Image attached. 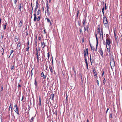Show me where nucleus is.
Returning a JSON list of instances; mask_svg holds the SVG:
<instances>
[{
  "label": "nucleus",
  "instance_id": "nucleus-48",
  "mask_svg": "<svg viewBox=\"0 0 122 122\" xmlns=\"http://www.w3.org/2000/svg\"><path fill=\"white\" fill-rule=\"evenodd\" d=\"M47 54H48V59H49V56H50L49 53V52H48L47 53Z\"/></svg>",
  "mask_w": 122,
  "mask_h": 122
},
{
  "label": "nucleus",
  "instance_id": "nucleus-62",
  "mask_svg": "<svg viewBox=\"0 0 122 122\" xmlns=\"http://www.w3.org/2000/svg\"><path fill=\"white\" fill-rule=\"evenodd\" d=\"M29 48H30V47L29 46H27V49H29Z\"/></svg>",
  "mask_w": 122,
  "mask_h": 122
},
{
  "label": "nucleus",
  "instance_id": "nucleus-29",
  "mask_svg": "<svg viewBox=\"0 0 122 122\" xmlns=\"http://www.w3.org/2000/svg\"><path fill=\"white\" fill-rule=\"evenodd\" d=\"M10 109H11V110L12 109V107H11V104L10 103V105L9 107V111H10Z\"/></svg>",
  "mask_w": 122,
  "mask_h": 122
},
{
  "label": "nucleus",
  "instance_id": "nucleus-23",
  "mask_svg": "<svg viewBox=\"0 0 122 122\" xmlns=\"http://www.w3.org/2000/svg\"><path fill=\"white\" fill-rule=\"evenodd\" d=\"M84 58H86V51L85 50H84Z\"/></svg>",
  "mask_w": 122,
  "mask_h": 122
},
{
  "label": "nucleus",
  "instance_id": "nucleus-51",
  "mask_svg": "<svg viewBox=\"0 0 122 122\" xmlns=\"http://www.w3.org/2000/svg\"><path fill=\"white\" fill-rule=\"evenodd\" d=\"M33 7H32V9H31V15H32V11H33Z\"/></svg>",
  "mask_w": 122,
  "mask_h": 122
},
{
  "label": "nucleus",
  "instance_id": "nucleus-46",
  "mask_svg": "<svg viewBox=\"0 0 122 122\" xmlns=\"http://www.w3.org/2000/svg\"><path fill=\"white\" fill-rule=\"evenodd\" d=\"M105 10H106V9H107V6H106V3H105Z\"/></svg>",
  "mask_w": 122,
  "mask_h": 122
},
{
  "label": "nucleus",
  "instance_id": "nucleus-34",
  "mask_svg": "<svg viewBox=\"0 0 122 122\" xmlns=\"http://www.w3.org/2000/svg\"><path fill=\"white\" fill-rule=\"evenodd\" d=\"M105 82H106L105 78H104V80H103V83L105 84Z\"/></svg>",
  "mask_w": 122,
  "mask_h": 122
},
{
  "label": "nucleus",
  "instance_id": "nucleus-20",
  "mask_svg": "<svg viewBox=\"0 0 122 122\" xmlns=\"http://www.w3.org/2000/svg\"><path fill=\"white\" fill-rule=\"evenodd\" d=\"M91 49L92 50V52L93 53H94L95 51L94 47H91Z\"/></svg>",
  "mask_w": 122,
  "mask_h": 122
},
{
  "label": "nucleus",
  "instance_id": "nucleus-16",
  "mask_svg": "<svg viewBox=\"0 0 122 122\" xmlns=\"http://www.w3.org/2000/svg\"><path fill=\"white\" fill-rule=\"evenodd\" d=\"M93 71L94 73L93 74L94 76H97V73L96 72L95 70L94 69H93Z\"/></svg>",
  "mask_w": 122,
  "mask_h": 122
},
{
  "label": "nucleus",
  "instance_id": "nucleus-47",
  "mask_svg": "<svg viewBox=\"0 0 122 122\" xmlns=\"http://www.w3.org/2000/svg\"><path fill=\"white\" fill-rule=\"evenodd\" d=\"M13 50H12L11 51V52H10V55H11L12 53L13 52Z\"/></svg>",
  "mask_w": 122,
  "mask_h": 122
},
{
  "label": "nucleus",
  "instance_id": "nucleus-35",
  "mask_svg": "<svg viewBox=\"0 0 122 122\" xmlns=\"http://www.w3.org/2000/svg\"><path fill=\"white\" fill-rule=\"evenodd\" d=\"M34 69V68H33L31 71V76L32 77L33 75V73H32V71Z\"/></svg>",
  "mask_w": 122,
  "mask_h": 122
},
{
  "label": "nucleus",
  "instance_id": "nucleus-49",
  "mask_svg": "<svg viewBox=\"0 0 122 122\" xmlns=\"http://www.w3.org/2000/svg\"><path fill=\"white\" fill-rule=\"evenodd\" d=\"M19 84L17 86V87H18V88H19V87L21 86V85H20V84Z\"/></svg>",
  "mask_w": 122,
  "mask_h": 122
},
{
  "label": "nucleus",
  "instance_id": "nucleus-26",
  "mask_svg": "<svg viewBox=\"0 0 122 122\" xmlns=\"http://www.w3.org/2000/svg\"><path fill=\"white\" fill-rule=\"evenodd\" d=\"M112 113H110V114L109 115V118H112Z\"/></svg>",
  "mask_w": 122,
  "mask_h": 122
},
{
  "label": "nucleus",
  "instance_id": "nucleus-61",
  "mask_svg": "<svg viewBox=\"0 0 122 122\" xmlns=\"http://www.w3.org/2000/svg\"><path fill=\"white\" fill-rule=\"evenodd\" d=\"M108 110H109V108H108L107 109V110L106 112L107 113V112L108 111Z\"/></svg>",
  "mask_w": 122,
  "mask_h": 122
},
{
  "label": "nucleus",
  "instance_id": "nucleus-36",
  "mask_svg": "<svg viewBox=\"0 0 122 122\" xmlns=\"http://www.w3.org/2000/svg\"><path fill=\"white\" fill-rule=\"evenodd\" d=\"M46 11L47 12V13L49 15L50 14L49 12V9H47Z\"/></svg>",
  "mask_w": 122,
  "mask_h": 122
},
{
  "label": "nucleus",
  "instance_id": "nucleus-42",
  "mask_svg": "<svg viewBox=\"0 0 122 122\" xmlns=\"http://www.w3.org/2000/svg\"><path fill=\"white\" fill-rule=\"evenodd\" d=\"M36 55L37 56H38V50L37 49V48L36 49Z\"/></svg>",
  "mask_w": 122,
  "mask_h": 122
},
{
  "label": "nucleus",
  "instance_id": "nucleus-18",
  "mask_svg": "<svg viewBox=\"0 0 122 122\" xmlns=\"http://www.w3.org/2000/svg\"><path fill=\"white\" fill-rule=\"evenodd\" d=\"M54 94H52L51 95V97L50 98L52 100H53V98L54 97Z\"/></svg>",
  "mask_w": 122,
  "mask_h": 122
},
{
  "label": "nucleus",
  "instance_id": "nucleus-55",
  "mask_svg": "<svg viewBox=\"0 0 122 122\" xmlns=\"http://www.w3.org/2000/svg\"><path fill=\"white\" fill-rule=\"evenodd\" d=\"M79 13V10H78L77 11V17H78V15Z\"/></svg>",
  "mask_w": 122,
  "mask_h": 122
},
{
  "label": "nucleus",
  "instance_id": "nucleus-57",
  "mask_svg": "<svg viewBox=\"0 0 122 122\" xmlns=\"http://www.w3.org/2000/svg\"><path fill=\"white\" fill-rule=\"evenodd\" d=\"M104 72V71L102 73V76H103Z\"/></svg>",
  "mask_w": 122,
  "mask_h": 122
},
{
  "label": "nucleus",
  "instance_id": "nucleus-13",
  "mask_svg": "<svg viewBox=\"0 0 122 122\" xmlns=\"http://www.w3.org/2000/svg\"><path fill=\"white\" fill-rule=\"evenodd\" d=\"M36 58L37 60V62L38 63L39 62V60H41V58L40 57H39V56H36Z\"/></svg>",
  "mask_w": 122,
  "mask_h": 122
},
{
  "label": "nucleus",
  "instance_id": "nucleus-33",
  "mask_svg": "<svg viewBox=\"0 0 122 122\" xmlns=\"http://www.w3.org/2000/svg\"><path fill=\"white\" fill-rule=\"evenodd\" d=\"M40 10L39 9L37 11V15H39L40 14Z\"/></svg>",
  "mask_w": 122,
  "mask_h": 122
},
{
  "label": "nucleus",
  "instance_id": "nucleus-59",
  "mask_svg": "<svg viewBox=\"0 0 122 122\" xmlns=\"http://www.w3.org/2000/svg\"><path fill=\"white\" fill-rule=\"evenodd\" d=\"M90 61L91 63H92V59H90Z\"/></svg>",
  "mask_w": 122,
  "mask_h": 122
},
{
  "label": "nucleus",
  "instance_id": "nucleus-4",
  "mask_svg": "<svg viewBox=\"0 0 122 122\" xmlns=\"http://www.w3.org/2000/svg\"><path fill=\"white\" fill-rule=\"evenodd\" d=\"M110 64L111 67V68H112V67H114L115 66V63L114 60L112 59L111 61Z\"/></svg>",
  "mask_w": 122,
  "mask_h": 122
},
{
  "label": "nucleus",
  "instance_id": "nucleus-25",
  "mask_svg": "<svg viewBox=\"0 0 122 122\" xmlns=\"http://www.w3.org/2000/svg\"><path fill=\"white\" fill-rule=\"evenodd\" d=\"M21 3H20V5H19V10L20 11H21Z\"/></svg>",
  "mask_w": 122,
  "mask_h": 122
},
{
  "label": "nucleus",
  "instance_id": "nucleus-44",
  "mask_svg": "<svg viewBox=\"0 0 122 122\" xmlns=\"http://www.w3.org/2000/svg\"><path fill=\"white\" fill-rule=\"evenodd\" d=\"M81 29L80 28V30H79V32H80V34H81Z\"/></svg>",
  "mask_w": 122,
  "mask_h": 122
},
{
  "label": "nucleus",
  "instance_id": "nucleus-53",
  "mask_svg": "<svg viewBox=\"0 0 122 122\" xmlns=\"http://www.w3.org/2000/svg\"><path fill=\"white\" fill-rule=\"evenodd\" d=\"M86 68L87 69H88V64H86Z\"/></svg>",
  "mask_w": 122,
  "mask_h": 122
},
{
  "label": "nucleus",
  "instance_id": "nucleus-7",
  "mask_svg": "<svg viewBox=\"0 0 122 122\" xmlns=\"http://www.w3.org/2000/svg\"><path fill=\"white\" fill-rule=\"evenodd\" d=\"M23 21L22 20H21L20 21L19 24V27H21L22 26V25L23 24Z\"/></svg>",
  "mask_w": 122,
  "mask_h": 122
},
{
  "label": "nucleus",
  "instance_id": "nucleus-11",
  "mask_svg": "<svg viewBox=\"0 0 122 122\" xmlns=\"http://www.w3.org/2000/svg\"><path fill=\"white\" fill-rule=\"evenodd\" d=\"M18 110V109L17 106V105L16 104H15L14 106V111H15V110Z\"/></svg>",
  "mask_w": 122,
  "mask_h": 122
},
{
  "label": "nucleus",
  "instance_id": "nucleus-31",
  "mask_svg": "<svg viewBox=\"0 0 122 122\" xmlns=\"http://www.w3.org/2000/svg\"><path fill=\"white\" fill-rule=\"evenodd\" d=\"M34 119V118L33 117H32L30 120V122H32Z\"/></svg>",
  "mask_w": 122,
  "mask_h": 122
},
{
  "label": "nucleus",
  "instance_id": "nucleus-22",
  "mask_svg": "<svg viewBox=\"0 0 122 122\" xmlns=\"http://www.w3.org/2000/svg\"><path fill=\"white\" fill-rule=\"evenodd\" d=\"M49 68L50 69L51 72V73H52L53 72V70L52 68L51 67H50Z\"/></svg>",
  "mask_w": 122,
  "mask_h": 122
},
{
  "label": "nucleus",
  "instance_id": "nucleus-8",
  "mask_svg": "<svg viewBox=\"0 0 122 122\" xmlns=\"http://www.w3.org/2000/svg\"><path fill=\"white\" fill-rule=\"evenodd\" d=\"M18 43L17 44V47H20V49L21 48V43L20 42H18Z\"/></svg>",
  "mask_w": 122,
  "mask_h": 122
},
{
  "label": "nucleus",
  "instance_id": "nucleus-17",
  "mask_svg": "<svg viewBox=\"0 0 122 122\" xmlns=\"http://www.w3.org/2000/svg\"><path fill=\"white\" fill-rule=\"evenodd\" d=\"M0 51L1 53L2 54V55H3L4 52V49L2 48L0 50Z\"/></svg>",
  "mask_w": 122,
  "mask_h": 122
},
{
  "label": "nucleus",
  "instance_id": "nucleus-6",
  "mask_svg": "<svg viewBox=\"0 0 122 122\" xmlns=\"http://www.w3.org/2000/svg\"><path fill=\"white\" fill-rule=\"evenodd\" d=\"M103 31L102 32H101V33H100L99 34H100V39H102V40H103Z\"/></svg>",
  "mask_w": 122,
  "mask_h": 122
},
{
  "label": "nucleus",
  "instance_id": "nucleus-40",
  "mask_svg": "<svg viewBox=\"0 0 122 122\" xmlns=\"http://www.w3.org/2000/svg\"><path fill=\"white\" fill-rule=\"evenodd\" d=\"M86 53L87 54V55H86V56H87L88 55V49H86Z\"/></svg>",
  "mask_w": 122,
  "mask_h": 122
},
{
  "label": "nucleus",
  "instance_id": "nucleus-28",
  "mask_svg": "<svg viewBox=\"0 0 122 122\" xmlns=\"http://www.w3.org/2000/svg\"><path fill=\"white\" fill-rule=\"evenodd\" d=\"M45 19H46L47 20V22L49 23L50 22V20L48 18H45Z\"/></svg>",
  "mask_w": 122,
  "mask_h": 122
},
{
  "label": "nucleus",
  "instance_id": "nucleus-9",
  "mask_svg": "<svg viewBox=\"0 0 122 122\" xmlns=\"http://www.w3.org/2000/svg\"><path fill=\"white\" fill-rule=\"evenodd\" d=\"M41 77H43V78L44 79L46 78V75H45L43 72H42L41 74Z\"/></svg>",
  "mask_w": 122,
  "mask_h": 122
},
{
  "label": "nucleus",
  "instance_id": "nucleus-3",
  "mask_svg": "<svg viewBox=\"0 0 122 122\" xmlns=\"http://www.w3.org/2000/svg\"><path fill=\"white\" fill-rule=\"evenodd\" d=\"M103 21L104 24L105 25V24L107 25H108V21L107 20V18L105 16H104L103 17Z\"/></svg>",
  "mask_w": 122,
  "mask_h": 122
},
{
  "label": "nucleus",
  "instance_id": "nucleus-54",
  "mask_svg": "<svg viewBox=\"0 0 122 122\" xmlns=\"http://www.w3.org/2000/svg\"><path fill=\"white\" fill-rule=\"evenodd\" d=\"M17 2V0H15L14 1V3L15 4H16Z\"/></svg>",
  "mask_w": 122,
  "mask_h": 122
},
{
  "label": "nucleus",
  "instance_id": "nucleus-56",
  "mask_svg": "<svg viewBox=\"0 0 122 122\" xmlns=\"http://www.w3.org/2000/svg\"><path fill=\"white\" fill-rule=\"evenodd\" d=\"M38 39L39 41H40L41 39V37L40 36L38 37Z\"/></svg>",
  "mask_w": 122,
  "mask_h": 122
},
{
  "label": "nucleus",
  "instance_id": "nucleus-52",
  "mask_svg": "<svg viewBox=\"0 0 122 122\" xmlns=\"http://www.w3.org/2000/svg\"><path fill=\"white\" fill-rule=\"evenodd\" d=\"M104 7H103L102 8V12L104 11Z\"/></svg>",
  "mask_w": 122,
  "mask_h": 122
},
{
  "label": "nucleus",
  "instance_id": "nucleus-37",
  "mask_svg": "<svg viewBox=\"0 0 122 122\" xmlns=\"http://www.w3.org/2000/svg\"><path fill=\"white\" fill-rule=\"evenodd\" d=\"M3 86H2L1 87V89H0V91H3Z\"/></svg>",
  "mask_w": 122,
  "mask_h": 122
},
{
  "label": "nucleus",
  "instance_id": "nucleus-27",
  "mask_svg": "<svg viewBox=\"0 0 122 122\" xmlns=\"http://www.w3.org/2000/svg\"><path fill=\"white\" fill-rule=\"evenodd\" d=\"M15 112L18 115H19V112L18 110H15Z\"/></svg>",
  "mask_w": 122,
  "mask_h": 122
},
{
  "label": "nucleus",
  "instance_id": "nucleus-38",
  "mask_svg": "<svg viewBox=\"0 0 122 122\" xmlns=\"http://www.w3.org/2000/svg\"><path fill=\"white\" fill-rule=\"evenodd\" d=\"M85 62H86V64H88V63H87V60L86 58H85Z\"/></svg>",
  "mask_w": 122,
  "mask_h": 122
},
{
  "label": "nucleus",
  "instance_id": "nucleus-50",
  "mask_svg": "<svg viewBox=\"0 0 122 122\" xmlns=\"http://www.w3.org/2000/svg\"><path fill=\"white\" fill-rule=\"evenodd\" d=\"M14 68V66H12L11 67V70H13Z\"/></svg>",
  "mask_w": 122,
  "mask_h": 122
},
{
  "label": "nucleus",
  "instance_id": "nucleus-63",
  "mask_svg": "<svg viewBox=\"0 0 122 122\" xmlns=\"http://www.w3.org/2000/svg\"><path fill=\"white\" fill-rule=\"evenodd\" d=\"M29 41H28L27 43V46H29Z\"/></svg>",
  "mask_w": 122,
  "mask_h": 122
},
{
  "label": "nucleus",
  "instance_id": "nucleus-2",
  "mask_svg": "<svg viewBox=\"0 0 122 122\" xmlns=\"http://www.w3.org/2000/svg\"><path fill=\"white\" fill-rule=\"evenodd\" d=\"M106 47L108 50V52H109L110 51V49H109V50L108 49V48H107V45H108V46H109V48H110V45L111 44V41L110 40H108L107 39L106 40Z\"/></svg>",
  "mask_w": 122,
  "mask_h": 122
},
{
  "label": "nucleus",
  "instance_id": "nucleus-10",
  "mask_svg": "<svg viewBox=\"0 0 122 122\" xmlns=\"http://www.w3.org/2000/svg\"><path fill=\"white\" fill-rule=\"evenodd\" d=\"M99 52L101 55V56L103 57V53L102 50V49H101L100 50Z\"/></svg>",
  "mask_w": 122,
  "mask_h": 122
},
{
  "label": "nucleus",
  "instance_id": "nucleus-60",
  "mask_svg": "<svg viewBox=\"0 0 122 122\" xmlns=\"http://www.w3.org/2000/svg\"><path fill=\"white\" fill-rule=\"evenodd\" d=\"M29 49H27L26 48V51H29Z\"/></svg>",
  "mask_w": 122,
  "mask_h": 122
},
{
  "label": "nucleus",
  "instance_id": "nucleus-58",
  "mask_svg": "<svg viewBox=\"0 0 122 122\" xmlns=\"http://www.w3.org/2000/svg\"><path fill=\"white\" fill-rule=\"evenodd\" d=\"M84 29L85 31L86 30V27H85L84 28Z\"/></svg>",
  "mask_w": 122,
  "mask_h": 122
},
{
  "label": "nucleus",
  "instance_id": "nucleus-1",
  "mask_svg": "<svg viewBox=\"0 0 122 122\" xmlns=\"http://www.w3.org/2000/svg\"><path fill=\"white\" fill-rule=\"evenodd\" d=\"M38 0H37L36 2V8L34 10V21H36V19H37V17H36V10L37 9V8L38 7Z\"/></svg>",
  "mask_w": 122,
  "mask_h": 122
},
{
  "label": "nucleus",
  "instance_id": "nucleus-21",
  "mask_svg": "<svg viewBox=\"0 0 122 122\" xmlns=\"http://www.w3.org/2000/svg\"><path fill=\"white\" fill-rule=\"evenodd\" d=\"M34 84L36 86V88L37 85V82L36 80V79H35Z\"/></svg>",
  "mask_w": 122,
  "mask_h": 122
},
{
  "label": "nucleus",
  "instance_id": "nucleus-12",
  "mask_svg": "<svg viewBox=\"0 0 122 122\" xmlns=\"http://www.w3.org/2000/svg\"><path fill=\"white\" fill-rule=\"evenodd\" d=\"M41 44L42 45V46L43 48H44L46 46V45H45V43L44 42H41Z\"/></svg>",
  "mask_w": 122,
  "mask_h": 122
},
{
  "label": "nucleus",
  "instance_id": "nucleus-45",
  "mask_svg": "<svg viewBox=\"0 0 122 122\" xmlns=\"http://www.w3.org/2000/svg\"><path fill=\"white\" fill-rule=\"evenodd\" d=\"M97 85L98 86L99 85V81L98 80H97Z\"/></svg>",
  "mask_w": 122,
  "mask_h": 122
},
{
  "label": "nucleus",
  "instance_id": "nucleus-64",
  "mask_svg": "<svg viewBox=\"0 0 122 122\" xmlns=\"http://www.w3.org/2000/svg\"><path fill=\"white\" fill-rule=\"evenodd\" d=\"M23 96L22 97V99H21V101H22V100H23Z\"/></svg>",
  "mask_w": 122,
  "mask_h": 122
},
{
  "label": "nucleus",
  "instance_id": "nucleus-41",
  "mask_svg": "<svg viewBox=\"0 0 122 122\" xmlns=\"http://www.w3.org/2000/svg\"><path fill=\"white\" fill-rule=\"evenodd\" d=\"M7 24V23H5V25H4V30H5L6 28Z\"/></svg>",
  "mask_w": 122,
  "mask_h": 122
},
{
  "label": "nucleus",
  "instance_id": "nucleus-19",
  "mask_svg": "<svg viewBox=\"0 0 122 122\" xmlns=\"http://www.w3.org/2000/svg\"><path fill=\"white\" fill-rule=\"evenodd\" d=\"M39 105L40 106L41 105V98L40 97H39Z\"/></svg>",
  "mask_w": 122,
  "mask_h": 122
},
{
  "label": "nucleus",
  "instance_id": "nucleus-24",
  "mask_svg": "<svg viewBox=\"0 0 122 122\" xmlns=\"http://www.w3.org/2000/svg\"><path fill=\"white\" fill-rule=\"evenodd\" d=\"M41 18V16H38V17L37 18V21H39Z\"/></svg>",
  "mask_w": 122,
  "mask_h": 122
},
{
  "label": "nucleus",
  "instance_id": "nucleus-15",
  "mask_svg": "<svg viewBox=\"0 0 122 122\" xmlns=\"http://www.w3.org/2000/svg\"><path fill=\"white\" fill-rule=\"evenodd\" d=\"M101 30H100V28H99L97 29V33H100L102 32L103 31L102 30V29H101Z\"/></svg>",
  "mask_w": 122,
  "mask_h": 122
},
{
  "label": "nucleus",
  "instance_id": "nucleus-30",
  "mask_svg": "<svg viewBox=\"0 0 122 122\" xmlns=\"http://www.w3.org/2000/svg\"><path fill=\"white\" fill-rule=\"evenodd\" d=\"M81 23V21H78V24L79 26H80Z\"/></svg>",
  "mask_w": 122,
  "mask_h": 122
},
{
  "label": "nucleus",
  "instance_id": "nucleus-43",
  "mask_svg": "<svg viewBox=\"0 0 122 122\" xmlns=\"http://www.w3.org/2000/svg\"><path fill=\"white\" fill-rule=\"evenodd\" d=\"M18 40V39L17 38H15V41L16 42Z\"/></svg>",
  "mask_w": 122,
  "mask_h": 122
},
{
  "label": "nucleus",
  "instance_id": "nucleus-32",
  "mask_svg": "<svg viewBox=\"0 0 122 122\" xmlns=\"http://www.w3.org/2000/svg\"><path fill=\"white\" fill-rule=\"evenodd\" d=\"M115 38L116 41L117 43V38L116 36H115Z\"/></svg>",
  "mask_w": 122,
  "mask_h": 122
},
{
  "label": "nucleus",
  "instance_id": "nucleus-5",
  "mask_svg": "<svg viewBox=\"0 0 122 122\" xmlns=\"http://www.w3.org/2000/svg\"><path fill=\"white\" fill-rule=\"evenodd\" d=\"M95 37L97 41V44L96 45V48L95 49V51H97V47L98 46V39L97 36V34H95Z\"/></svg>",
  "mask_w": 122,
  "mask_h": 122
},
{
  "label": "nucleus",
  "instance_id": "nucleus-14",
  "mask_svg": "<svg viewBox=\"0 0 122 122\" xmlns=\"http://www.w3.org/2000/svg\"><path fill=\"white\" fill-rule=\"evenodd\" d=\"M86 21V19H84L83 21V24L82 25V26L84 27L85 26V24Z\"/></svg>",
  "mask_w": 122,
  "mask_h": 122
},
{
  "label": "nucleus",
  "instance_id": "nucleus-39",
  "mask_svg": "<svg viewBox=\"0 0 122 122\" xmlns=\"http://www.w3.org/2000/svg\"><path fill=\"white\" fill-rule=\"evenodd\" d=\"M46 8L47 9H49V7L48 6V3L46 4Z\"/></svg>",
  "mask_w": 122,
  "mask_h": 122
}]
</instances>
